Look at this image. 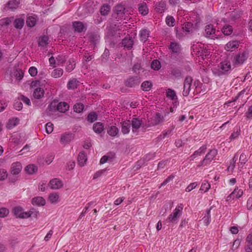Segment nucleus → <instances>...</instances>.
<instances>
[{"instance_id": "obj_1", "label": "nucleus", "mask_w": 252, "mask_h": 252, "mask_svg": "<svg viewBox=\"0 0 252 252\" xmlns=\"http://www.w3.org/2000/svg\"><path fill=\"white\" fill-rule=\"evenodd\" d=\"M14 214L17 218L25 219L31 216H36L38 212L34 209H31L29 212H24L21 207H16L14 208Z\"/></svg>"}, {"instance_id": "obj_2", "label": "nucleus", "mask_w": 252, "mask_h": 252, "mask_svg": "<svg viewBox=\"0 0 252 252\" xmlns=\"http://www.w3.org/2000/svg\"><path fill=\"white\" fill-rule=\"evenodd\" d=\"M31 87L33 89L32 96L35 99H40L43 97L44 90L41 87L40 82L38 80L32 81L31 83Z\"/></svg>"}, {"instance_id": "obj_3", "label": "nucleus", "mask_w": 252, "mask_h": 252, "mask_svg": "<svg viewBox=\"0 0 252 252\" xmlns=\"http://www.w3.org/2000/svg\"><path fill=\"white\" fill-rule=\"evenodd\" d=\"M249 56V52L244 51L236 55L233 59L232 63L234 65L237 66L243 64Z\"/></svg>"}, {"instance_id": "obj_4", "label": "nucleus", "mask_w": 252, "mask_h": 252, "mask_svg": "<svg viewBox=\"0 0 252 252\" xmlns=\"http://www.w3.org/2000/svg\"><path fill=\"white\" fill-rule=\"evenodd\" d=\"M183 206L182 204L178 205L172 214H170L168 218V221L172 223H175L182 214Z\"/></svg>"}, {"instance_id": "obj_5", "label": "nucleus", "mask_w": 252, "mask_h": 252, "mask_svg": "<svg viewBox=\"0 0 252 252\" xmlns=\"http://www.w3.org/2000/svg\"><path fill=\"white\" fill-rule=\"evenodd\" d=\"M192 48L193 52H196V55L198 57H201L202 59L207 57L210 54V52L205 48L203 45L200 46V45H193Z\"/></svg>"}, {"instance_id": "obj_6", "label": "nucleus", "mask_w": 252, "mask_h": 252, "mask_svg": "<svg viewBox=\"0 0 252 252\" xmlns=\"http://www.w3.org/2000/svg\"><path fill=\"white\" fill-rule=\"evenodd\" d=\"M192 78L191 76H187L184 80L183 94L188 96L190 91V87L192 83Z\"/></svg>"}, {"instance_id": "obj_7", "label": "nucleus", "mask_w": 252, "mask_h": 252, "mask_svg": "<svg viewBox=\"0 0 252 252\" xmlns=\"http://www.w3.org/2000/svg\"><path fill=\"white\" fill-rule=\"evenodd\" d=\"M166 95L168 98L173 101V106L177 107L179 104V102L175 91L173 89H168L166 92Z\"/></svg>"}, {"instance_id": "obj_8", "label": "nucleus", "mask_w": 252, "mask_h": 252, "mask_svg": "<svg viewBox=\"0 0 252 252\" xmlns=\"http://www.w3.org/2000/svg\"><path fill=\"white\" fill-rule=\"evenodd\" d=\"M130 125L132 126V132L135 133L138 132V129L142 126L143 123L141 120L135 118L132 119Z\"/></svg>"}, {"instance_id": "obj_9", "label": "nucleus", "mask_w": 252, "mask_h": 252, "mask_svg": "<svg viewBox=\"0 0 252 252\" xmlns=\"http://www.w3.org/2000/svg\"><path fill=\"white\" fill-rule=\"evenodd\" d=\"M220 71L218 74L219 75L225 74L231 69L230 63L227 61L221 63L220 66Z\"/></svg>"}, {"instance_id": "obj_10", "label": "nucleus", "mask_w": 252, "mask_h": 252, "mask_svg": "<svg viewBox=\"0 0 252 252\" xmlns=\"http://www.w3.org/2000/svg\"><path fill=\"white\" fill-rule=\"evenodd\" d=\"M73 139V135L70 132H65L61 135L60 142L62 144L66 145Z\"/></svg>"}, {"instance_id": "obj_11", "label": "nucleus", "mask_w": 252, "mask_h": 252, "mask_svg": "<svg viewBox=\"0 0 252 252\" xmlns=\"http://www.w3.org/2000/svg\"><path fill=\"white\" fill-rule=\"evenodd\" d=\"M22 169V166L20 162H15L13 163L11 166V173L12 175L19 174Z\"/></svg>"}, {"instance_id": "obj_12", "label": "nucleus", "mask_w": 252, "mask_h": 252, "mask_svg": "<svg viewBox=\"0 0 252 252\" xmlns=\"http://www.w3.org/2000/svg\"><path fill=\"white\" fill-rule=\"evenodd\" d=\"M239 42L237 40H232L228 42L225 46V49L227 51L232 52L238 48Z\"/></svg>"}, {"instance_id": "obj_13", "label": "nucleus", "mask_w": 252, "mask_h": 252, "mask_svg": "<svg viewBox=\"0 0 252 252\" xmlns=\"http://www.w3.org/2000/svg\"><path fill=\"white\" fill-rule=\"evenodd\" d=\"M217 154L218 151L217 150H210L203 159V161H207L209 164L214 159Z\"/></svg>"}, {"instance_id": "obj_14", "label": "nucleus", "mask_w": 252, "mask_h": 252, "mask_svg": "<svg viewBox=\"0 0 252 252\" xmlns=\"http://www.w3.org/2000/svg\"><path fill=\"white\" fill-rule=\"evenodd\" d=\"M63 185L61 180L55 178L50 181L49 186L52 189H57L62 187Z\"/></svg>"}, {"instance_id": "obj_15", "label": "nucleus", "mask_w": 252, "mask_h": 252, "mask_svg": "<svg viewBox=\"0 0 252 252\" xmlns=\"http://www.w3.org/2000/svg\"><path fill=\"white\" fill-rule=\"evenodd\" d=\"M25 16L24 14L20 16V17L16 18L14 21V26L15 28L21 29L25 23Z\"/></svg>"}, {"instance_id": "obj_16", "label": "nucleus", "mask_w": 252, "mask_h": 252, "mask_svg": "<svg viewBox=\"0 0 252 252\" xmlns=\"http://www.w3.org/2000/svg\"><path fill=\"white\" fill-rule=\"evenodd\" d=\"M73 27L76 32H82L86 29V26L81 22H74L73 23Z\"/></svg>"}, {"instance_id": "obj_17", "label": "nucleus", "mask_w": 252, "mask_h": 252, "mask_svg": "<svg viewBox=\"0 0 252 252\" xmlns=\"http://www.w3.org/2000/svg\"><path fill=\"white\" fill-rule=\"evenodd\" d=\"M125 8L122 5H117L115 8V12L117 14L116 18H122L125 14Z\"/></svg>"}, {"instance_id": "obj_18", "label": "nucleus", "mask_w": 252, "mask_h": 252, "mask_svg": "<svg viewBox=\"0 0 252 252\" xmlns=\"http://www.w3.org/2000/svg\"><path fill=\"white\" fill-rule=\"evenodd\" d=\"M69 108V105L64 102H61L57 104V110L62 113H65Z\"/></svg>"}, {"instance_id": "obj_19", "label": "nucleus", "mask_w": 252, "mask_h": 252, "mask_svg": "<svg viewBox=\"0 0 252 252\" xmlns=\"http://www.w3.org/2000/svg\"><path fill=\"white\" fill-rule=\"evenodd\" d=\"M207 149L206 145H203L198 150H196L194 153L190 157L191 160H193L196 157L200 156L201 154H204Z\"/></svg>"}, {"instance_id": "obj_20", "label": "nucleus", "mask_w": 252, "mask_h": 252, "mask_svg": "<svg viewBox=\"0 0 252 252\" xmlns=\"http://www.w3.org/2000/svg\"><path fill=\"white\" fill-rule=\"evenodd\" d=\"M215 29L213 28V25L210 24L205 27V33L207 37H214L213 35L215 34Z\"/></svg>"}, {"instance_id": "obj_21", "label": "nucleus", "mask_w": 252, "mask_h": 252, "mask_svg": "<svg viewBox=\"0 0 252 252\" xmlns=\"http://www.w3.org/2000/svg\"><path fill=\"white\" fill-rule=\"evenodd\" d=\"M87 160L86 155L84 152H80L78 157V164L81 166H83L86 164Z\"/></svg>"}, {"instance_id": "obj_22", "label": "nucleus", "mask_w": 252, "mask_h": 252, "mask_svg": "<svg viewBox=\"0 0 252 252\" xmlns=\"http://www.w3.org/2000/svg\"><path fill=\"white\" fill-rule=\"evenodd\" d=\"M32 203L33 205L43 206L45 204V200L42 197H35L32 199Z\"/></svg>"}, {"instance_id": "obj_23", "label": "nucleus", "mask_w": 252, "mask_h": 252, "mask_svg": "<svg viewBox=\"0 0 252 252\" xmlns=\"http://www.w3.org/2000/svg\"><path fill=\"white\" fill-rule=\"evenodd\" d=\"M130 122L129 121H124L122 123V132L124 134H127L130 131Z\"/></svg>"}, {"instance_id": "obj_24", "label": "nucleus", "mask_w": 252, "mask_h": 252, "mask_svg": "<svg viewBox=\"0 0 252 252\" xmlns=\"http://www.w3.org/2000/svg\"><path fill=\"white\" fill-rule=\"evenodd\" d=\"M193 29V24L190 22L185 23L182 26V31L185 32V34L192 32Z\"/></svg>"}, {"instance_id": "obj_25", "label": "nucleus", "mask_w": 252, "mask_h": 252, "mask_svg": "<svg viewBox=\"0 0 252 252\" xmlns=\"http://www.w3.org/2000/svg\"><path fill=\"white\" fill-rule=\"evenodd\" d=\"M133 44V41L131 37H126L122 40V45L125 48L130 49Z\"/></svg>"}, {"instance_id": "obj_26", "label": "nucleus", "mask_w": 252, "mask_h": 252, "mask_svg": "<svg viewBox=\"0 0 252 252\" xmlns=\"http://www.w3.org/2000/svg\"><path fill=\"white\" fill-rule=\"evenodd\" d=\"M37 22V17L35 15L28 16L27 18L26 23L29 27H34Z\"/></svg>"}, {"instance_id": "obj_27", "label": "nucleus", "mask_w": 252, "mask_h": 252, "mask_svg": "<svg viewBox=\"0 0 252 252\" xmlns=\"http://www.w3.org/2000/svg\"><path fill=\"white\" fill-rule=\"evenodd\" d=\"M19 119L17 118L10 119L6 124V127L8 129H12L16 126L19 123Z\"/></svg>"}, {"instance_id": "obj_28", "label": "nucleus", "mask_w": 252, "mask_h": 252, "mask_svg": "<svg viewBox=\"0 0 252 252\" xmlns=\"http://www.w3.org/2000/svg\"><path fill=\"white\" fill-rule=\"evenodd\" d=\"M138 11L143 16L147 15L149 12V9L147 5L145 3H142L139 5Z\"/></svg>"}, {"instance_id": "obj_29", "label": "nucleus", "mask_w": 252, "mask_h": 252, "mask_svg": "<svg viewBox=\"0 0 252 252\" xmlns=\"http://www.w3.org/2000/svg\"><path fill=\"white\" fill-rule=\"evenodd\" d=\"M227 14H228L230 17L229 18L228 21L230 22L232 21H235L236 19H238L240 16V13L239 12L238 10H235L234 11L227 13Z\"/></svg>"}, {"instance_id": "obj_30", "label": "nucleus", "mask_w": 252, "mask_h": 252, "mask_svg": "<svg viewBox=\"0 0 252 252\" xmlns=\"http://www.w3.org/2000/svg\"><path fill=\"white\" fill-rule=\"evenodd\" d=\"M19 4V1H8L6 6L9 9L14 11L18 7Z\"/></svg>"}, {"instance_id": "obj_31", "label": "nucleus", "mask_w": 252, "mask_h": 252, "mask_svg": "<svg viewBox=\"0 0 252 252\" xmlns=\"http://www.w3.org/2000/svg\"><path fill=\"white\" fill-rule=\"evenodd\" d=\"M212 207H210L209 209H208L206 211L205 216L202 219L203 222L205 224L206 226H207L209 224L211 221L210 211L212 209Z\"/></svg>"}, {"instance_id": "obj_32", "label": "nucleus", "mask_w": 252, "mask_h": 252, "mask_svg": "<svg viewBox=\"0 0 252 252\" xmlns=\"http://www.w3.org/2000/svg\"><path fill=\"white\" fill-rule=\"evenodd\" d=\"M107 133L111 136H117L119 133V129L115 126H111L108 128Z\"/></svg>"}, {"instance_id": "obj_33", "label": "nucleus", "mask_w": 252, "mask_h": 252, "mask_svg": "<svg viewBox=\"0 0 252 252\" xmlns=\"http://www.w3.org/2000/svg\"><path fill=\"white\" fill-rule=\"evenodd\" d=\"M75 66V63L74 59H69L67 63V65L66 66V71L70 72L72 71Z\"/></svg>"}, {"instance_id": "obj_34", "label": "nucleus", "mask_w": 252, "mask_h": 252, "mask_svg": "<svg viewBox=\"0 0 252 252\" xmlns=\"http://www.w3.org/2000/svg\"><path fill=\"white\" fill-rule=\"evenodd\" d=\"M93 129L95 132L100 133L103 130V126L101 123H96L93 126Z\"/></svg>"}, {"instance_id": "obj_35", "label": "nucleus", "mask_w": 252, "mask_h": 252, "mask_svg": "<svg viewBox=\"0 0 252 252\" xmlns=\"http://www.w3.org/2000/svg\"><path fill=\"white\" fill-rule=\"evenodd\" d=\"M170 49L174 53H178L181 50L180 45L176 42H172L171 43Z\"/></svg>"}, {"instance_id": "obj_36", "label": "nucleus", "mask_w": 252, "mask_h": 252, "mask_svg": "<svg viewBox=\"0 0 252 252\" xmlns=\"http://www.w3.org/2000/svg\"><path fill=\"white\" fill-rule=\"evenodd\" d=\"M49 201L52 204H56L59 201V196L56 193H51L48 197Z\"/></svg>"}, {"instance_id": "obj_37", "label": "nucleus", "mask_w": 252, "mask_h": 252, "mask_svg": "<svg viewBox=\"0 0 252 252\" xmlns=\"http://www.w3.org/2000/svg\"><path fill=\"white\" fill-rule=\"evenodd\" d=\"M48 37L46 36L40 37L38 40V45L41 47H45L48 44Z\"/></svg>"}, {"instance_id": "obj_38", "label": "nucleus", "mask_w": 252, "mask_h": 252, "mask_svg": "<svg viewBox=\"0 0 252 252\" xmlns=\"http://www.w3.org/2000/svg\"><path fill=\"white\" fill-rule=\"evenodd\" d=\"M149 32L147 30H142L140 32V40L143 42H145L149 37Z\"/></svg>"}, {"instance_id": "obj_39", "label": "nucleus", "mask_w": 252, "mask_h": 252, "mask_svg": "<svg viewBox=\"0 0 252 252\" xmlns=\"http://www.w3.org/2000/svg\"><path fill=\"white\" fill-rule=\"evenodd\" d=\"M169 111L168 108H166L163 110V112H161L160 114H158V123H162L165 121L164 118L168 115Z\"/></svg>"}, {"instance_id": "obj_40", "label": "nucleus", "mask_w": 252, "mask_h": 252, "mask_svg": "<svg viewBox=\"0 0 252 252\" xmlns=\"http://www.w3.org/2000/svg\"><path fill=\"white\" fill-rule=\"evenodd\" d=\"M63 74V70L62 68H58L55 69L51 73L52 77L57 78L61 77Z\"/></svg>"}, {"instance_id": "obj_41", "label": "nucleus", "mask_w": 252, "mask_h": 252, "mask_svg": "<svg viewBox=\"0 0 252 252\" xmlns=\"http://www.w3.org/2000/svg\"><path fill=\"white\" fill-rule=\"evenodd\" d=\"M13 17H6L0 20V26L8 25L13 20Z\"/></svg>"}, {"instance_id": "obj_42", "label": "nucleus", "mask_w": 252, "mask_h": 252, "mask_svg": "<svg viewBox=\"0 0 252 252\" xmlns=\"http://www.w3.org/2000/svg\"><path fill=\"white\" fill-rule=\"evenodd\" d=\"M37 170V167L33 164L28 165L25 168L26 172L30 174H32L35 173Z\"/></svg>"}, {"instance_id": "obj_43", "label": "nucleus", "mask_w": 252, "mask_h": 252, "mask_svg": "<svg viewBox=\"0 0 252 252\" xmlns=\"http://www.w3.org/2000/svg\"><path fill=\"white\" fill-rule=\"evenodd\" d=\"M110 10V6L108 4L103 5L100 9V12L101 15H106L108 14Z\"/></svg>"}, {"instance_id": "obj_44", "label": "nucleus", "mask_w": 252, "mask_h": 252, "mask_svg": "<svg viewBox=\"0 0 252 252\" xmlns=\"http://www.w3.org/2000/svg\"><path fill=\"white\" fill-rule=\"evenodd\" d=\"M233 31L232 28L230 25H226L222 29V32L225 35H230Z\"/></svg>"}, {"instance_id": "obj_45", "label": "nucleus", "mask_w": 252, "mask_h": 252, "mask_svg": "<svg viewBox=\"0 0 252 252\" xmlns=\"http://www.w3.org/2000/svg\"><path fill=\"white\" fill-rule=\"evenodd\" d=\"M166 24L169 27H173L175 25V20L173 16L168 15L165 19Z\"/></svg>"}, {"instance_id": "obj_46", "label": "nucleus", "mask_w": 252, "mask_h": 252, "mask_svg": "<svg viewBox=\"0 0 252 252\" xmlns=\"http://www.w3.org/2000/svg\"><path fill=\"white\" fill-rule=\"evenodd\" d=\"M78 81L76 79L70 80L67 84V87L69 89H74L77 87Z\"/></svg>"}, {"instance_id": "obj_47", "label": "nucleus", "mask_w": 252, "mask_h": 252, "mask_svg": "<svg viewBox=\"0 0 252 252\" xmlns=\"http://www.w3.org/2000/svg\"><path fill=\"white\" fill-rule=\"evenodd\" d=\"M84 106L81 103H77L73 106V110L76 113H81L83 111Z\"/></svg>"}, {"instance_id": "obj_48", "label": "nucleus", "mask_w": 252, "mask_h": 252, "mask_svg": "<svg viewBox=\"0 0 252 252\" xmlns=\"http://www.w3.org/2000/svg\"><path fill=\"white\" fill-rule=\"evenodd\" d=\"M171 73L173 76L177 78L181 77L182 74V71L177 68L172 69Z\"/></svg>"}, {"instance_id": "obj_49", "label": "nucleus", "mask_w": 252, "mask_h": 252, "mask_svg": "<svg viewBox=\"0 0 252 252\" xmlns=\"http://www.w3.org/2000/svg\"><path fill=\"white\" fill-rule=\"evenodd\" d=\"M152 87V83L149 81H145L141 84V88L144 91H148Z\"/></svg>"}, {"instance_id": "obj_50", "label": "nucleus", "mask_w": 252, "mask_h": 252, "mask_svg": "<svg viewBox=\"0 0 252 252\" xmlns=\"http://www.w3.org/2000/svg\"><path fill=\"white\" fill-rule=\"evenodd\" d=\"M97 118V114L95 112H92L88 114L87 120L90 123H93L96 120Z\"/></svg>"}, {"instance_id": "obj_51", "label": "nucleus", "mask_w": 252, "mask_h": 252, "mask_svg": "<svg viewBox=\"0 0 252 252\" xmlns=\"http://www.w3.org/2000/svg\"><path fill=\"white\" fill-rule=\"evenodd\" d=\"M247 156L243 153L240 155V158H239V161H240V165L239 166H241L242 167L244 165V164L247 161Z\"/></svg>"}, {"instance_id": "obj_52", "label": "nucleus", "mask_w": 252, "mask_h": 252, "mask_svg": "<svg viewBox=\"0 0 252 252\" xmlns=\"http://www.w3.org/2000/svg\"><path fill=\"white\" fill-rule=\"evenodd\" d=\"M7 172L5 169H0V180L3 181L7 178Z\"/></svg>"}, {"instance_id": "obj_53", "label": "nucleus", "mask_w": 252, "mask_h": 252, "mask_svg": "<svg viewBox=\"0 0 252 252\" xmlns=\"http://www.w3.org/2000/svg\"><path fill=\"white\" fill-rule=\"evenodd\" d=\"M210 188V184L207 182H205L202 183L200 190L206 192Z\"/></svg>"}, {"instance_id": "obj_54", "label": "nucleus", "mask_w": 252, "mask_h": 252, "mask_svg": "<svg viewBox=\"0 0 252 252\" xmlns=\"http://www.w3.org/2000/svg\"><path fill=\"white\" fill-rule=\"evenodd\" d=\"M237 158H236V156L235 155L234 158L231 160V161L230 162V165L227 168V170L229 171L230 170H232L235 166V163L236 162Z\"/></svg>"}, {"instance_id": "obj_55", "label": "nucleus", "mask_w": 252, "mask_h": 252, "mask_svg": "<svg viewBox=\"0 0 252 252\" xmlns=\"http://www.w3.org/2000/svg\"><path fill=\"white\" fill-rule=\"evenodd\" d=\"M54 126L51 123H47L46 125V131L47 133H51L53 131Z\"/></svg>"}, {"instance_id": "obj_56", "label": "nucleus", "mask_w": 252, "mask_h": 252, "mask_svg": "<svg viewBox=\"0 0 252 252\" xmlns=\"http://www.w3.org/2000/svg\"><path fill=\"white\" fill-rule=\"evenodd\" d=\"M9 214V211L5 208H1L0 209V217L4 218Z\"/></svg>"}, {"instance_id": "obj_57", "label": "nucleus", "mask_w": 252, "mask_h": 252, "mask_svg": "<svg viewBox=\"0 0 252 252\" xmlns=\"http://www.w3.org/2000/svg\"><path fill=\"white\" fill-rule=\"evenodd\" d=\"M29 73L32 76H35L37 74V69L35 67L32 66L29 69Z\"/></svg>"}, {"instance_id": "obj_58", "label": "nucleus", "mask_w": 252, "mask_h": 252, "mask_svg": "<svg viewBox=\"0 0 252 252\" xmlns=\"http://www.w3.org/2000/svg\"><path fill=\"white\" fill-rule=\"evenodd\" d=\"M233 191H236L234 198H239L243 193V190L241 189H239L238 188L235 189Z\"/></svg>"}, {"instance_id": "obj_59", "label": "nucleus", "mask_w": 252, "mask_h": 252, "mask_svg": "<svg viewBox=\"0 0 252 252\" xmlns=\"http://www.w3.org/2000/svg\"><path fill=\"white\" fill-rule=\"evenodd\" d=\"M174 178V176L173 175H170L168 177L163 183H162L160 185V186L158 187V189L160 188L162 186H164L166 185L168 183H169L170 181H172Z\"/></svg>"}, {"instance_id": "obj_60", "label": "nucleus", "mask_w": 252, "mask_h": 252, "mask_svg": "<svg viewBox=\"0 0 252 252\" xmlns=\"http://www.w3.org/2000/svg\"><path fill=\"white\" fill-rule=\"evenodd\" d=\"M197 184L196 182H193L190 184L186 189V191L187 192H189L194 189L196 186Z\"/></svg>"}, {"instance_id": "obj_61", "label": "nucleus", "mask_w": 252, "mask_h": 252, "mask_svg": "<svg viewBox=\"0 0 252 252\" xmlns=\"http://www.w3.org/2000/svg\"><path fill=\"white\" fill-rule=\"evenodd\" d=\"M57 64L60 65L64 62L66 60L65 56H59L57 58Z\"/></svg>"}, {"instance_id": "obj_62", "label": "nucleus", "mask_w": 252, "mask_h": 252, "mask_svg": "<svg viewBox=\"0 0 252 252\" xmlns=\"http://www.w3.org/2000/svg\"><path fill=\"white\" fill-rule=\"evenodd\" d=\"M57 104L56 102H52L48 106V109L51 111L57 110Z\"/></svg>"}, {"instance_id": "obj_63", "label": "nucleus", "mask_w": 252, "mask_h": 252, "mask_svg": "<svg viewBox=\"0 0 252 252\" xmlns=\"http://www.w3.org/2000/svg\"><path fill=\"white\" fill-rule=\"evenodd\" d=\"M14 75L17 79L20 80L23 77V73L22 71H17L15 72Z\"/></svg>"}, {"instance_id": "obj_64", "label": "nucleus", "mask_w": 252, "mask_h": 252, "mask_svg": "<svg viewBox=\"0 0 252 252\" xmlns=\"http://www.w3.org/2000/svg\"><path fill=\"white\" fill-rule=\"evenodd\" d=\"M246 116L248 119H251L252 118V106H250L246 113Z\"/></svg>"}]
</instances>
